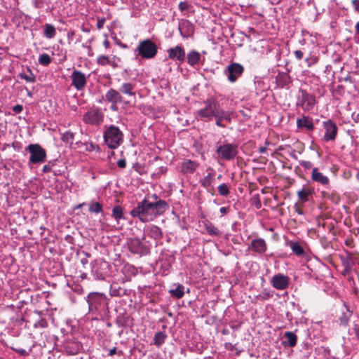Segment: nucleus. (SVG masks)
<instances>
[{
	"instance_id": "23",
	"label": "nucleus",
	"mask_w": 359,
	"mask_h": 359,
	"mask_svg": "<svg viewBox=\"0 0 359 359\" xmlns=\"http://www.w3.org/2000/svg\"><path fill=\"white\" fill-rule=\"evenodd\" d=\"M206 171L208 172V175L203 179L200 180L199 182L203 187L208 189L215 180V171L210 167L208 168Z\"/></svg>"
},
{
	"instance_id": "3",
	"label": "nucleus",
	"mask_w": 359,
	"mask_h": 359,
	"mask_svg": "<svg viewBox=\"0 0 359 359\" xmlns=\"http://www.w3.org/2000/svg\"><path fill=\"white\" fill-rule=\"evenodd\" d=\"M123 137L122 132L113 125L107 127L104 133V142L111 149L117 148L123 142Z\"/></svg>"
},
{
	"instance_id": "11",
	"label": "nucleus",
	"mask_w": 359,
	"mask_h": 359,
	"mask_svg": "<svg viewBox=\"0 0 359 359\" xmlns=\"http://www.w3.org/2000/svg\"><path fill=\"white\" fill-rule=\"evenodd\" d=\"M83 121L88 124L100 125L103 121V114L100 109H92L84 114Z\"/></svg>"
},
{
	"instance_id": "51",
	"label": "nucleus",
	"mask_w": 359,
	"mask_h": 359,
	"mask_svg": "<svg viewBox=\"0 0 359 359\" xmlns=\"http://www.w3.org/2000/svg\"><path fill=\"white\" fill-rule=\"evenodd\" d=\"M11 147L15 150L20 151L22 149V144L20 142L15 141L11 144Z\"/></svg>"
},
{
	"instance_id": "31",
	"label": "nucleus",
	"mask_w": 359,
	"mask_h": 359,
	"mask_svg": "<svg viewBox=\"0 0 359 359\" xmlns=\"http://www.w3.org/2000/svg\"><path fill=\"white\" fill-rule=\"evenodd\" d=\"M173 287H175L169 290L170 294L172 297L181 299L184 294V286L182 284H174Z\"/></svg>"
},
{
	"instance_id": "38",
	"label": "nucleus",
	"mask_w": 359,
	"mask_h": 359,
	"mask_svg": "<svg viewBox=\"0 0 359 359\" xmlns=\"http://www.w3.org/2000/svg\"><path fill=\"white\" fill-rule=\"evenodd\" d=\"M74 135L71 131H66L62 134V140L64 142L72 144L74 140Z\"/></svg>"
},
{
	"instance_id": "53",
	"label": "nucleus",
	"mask_w": 359,
	"mask_h": 359,
	"mask_svg": "<svg viewBox=\"0 0 359 359\" xmlns=\"http://www.w3.org/2000/svg\"><path fill=\"white\" fill-rule=\"evenodd\" d=\"M104 22H105V19L104 18H98L97 22V28L98 29H102L104 26Z\"/></svg>"
},
{
	"instance_id": "37",
	"label": "nucleus",
	"mask_w": 359,
	"mask_h": 359,
	"mask_svg": "<svg viewBox=\"0 0 359 359\" xmlns=\"http://www.w3.org/2000/svg\"><path fill=\"white\" fill-rule=\"evenodd\" d=\"M89 211L94 213H100L102 211V205L98 202L91 203L89 205Z\"/></svg>"
},
{
	"instance_id": "2",
	"label": "nucleus",
	"mask_w": 359,
	"mask_h": 359,
	"mask_svg": "<svg viewBox=\"0 0 359 359\" xmlns=\"http://www.w3.org/2000/svg\"><path fill=\"white\" fill-rule=\"evenodd\" d=\"M89 311L93 312H104L107 309L108 299L100 292H90L87 297Z\"/></svg>"
},
{
	"instance_id": "25",
	"label": "nucleus",
	"mask_w": 359,
	"mask_h": 359,
	"mask_svg": "<svg viewBox=\"0 0 359 359\" xmlns=\"http://www.w3.org/2000/svg\"><path fill=\"white\" fill-rule=\"evenodd\" d=\"M276 81L277 85L280 88H283L288 86L292 82V80L290 76L287 73L280 72L276 77Z\"/></svg>"
},
{
	"instance_id": "7",
	"label": "nucleus",
	"mask_w": 359,
	"mask_h": 359,
	"mask_svg": "<svg viewBox=\"0 0 359 359\" xmlns=\"http://www.w3.org/2000/svg\"><path fill=\"white\" fill-rule=\"evenodd\" d=\"M216 152L220 158L226 161H231L238 154V145L236 144H223L217 147Z\"/></svg>"
},
{
	"instance_id": "21",
	"label": "nucleus",
	"mask_w": 359,
	"mask_h": 359,
	"mask_svg": "<svg viewBox=\"0 0 359 359\" xmlns=\"http://www.w3.org/2000/svg\"><path fill=\"white\" fill-rule=\"evenodd\" d=\"M187 63L191 67H195L199 65L201 61V55L199 52L196 50H190L187 55H186Z\"/></svg>"
},
{
	"instance_id": "63",
	"label": "nucleus",
	"mask_w": 359,
	"mask_h": 359,
	"mask_svg": "<svg viewBox=\"0 0 359 359\" xmlns=\"http://www.w3.org/2000/svg\"><path fill=\"white\" fill-rule=\"evenodd\" d=\"M111 105L110 107V109L112 111H116L118 109V107H117V103L118 102H111Z\"/></svg>"
},
{
	"instance_id": "58",
	"label": "nucleus",
	"mask_w": 359,
	"mask_h": 359,
	"mask_svg": "<svg viewBox=\"0 0 359 359\" xmlns=\"http://www.w3.org/2000/svg\"><path fill=\"white\" fill-rule=\"evenodd\" d=\"M353 267H348V268H346V267H344V270L342 271V274L344 276H348L349 273H351V271Z\"/></svg>"
},
{
	"instance_id": "44",
	"label": "nucleus",
	"mask_w": 359,
	"mask_h": 359,
	"mask_svg": "<svg viewBox=\"0 0 359 359\" xmlns=\"http://www.w3.org/2000/svg\"><path fill=\"white\" fill-rule=\"evenodd\" d=\"M142 245L140 239H134L130 244V250L135 252H137V248Z\"/></svg>"
},
{
	"instance_id": "18",
	"label": "nucleus",
	"mask_w": 359,
	"mask_h": 359,
	"mask_svg": "<svg viewBox=\"0 0 359 359\" xmlns=\"http://www.w3.org/2000/svg\"><path fill=\"white\" fill-rule=\"evenodd\" d=\"M105 100L108 102H123V97L121 95L120 90L110 88L105 94Z\"/></svg>"
},
{
	"instance_id": "30",
	"label": "nucleus",
	"mask_w": 359,
	"mask_h": 359,
	"mask_svg": "<svg viewBox=\"0 0 359 359\" xmlns=\"http://www.w3.org/2000/svg\"><path fill=\"white\" fill-rule=\"evenodd\" d=\"M287 245L297 256L304 257L305 255V251L299 242L291 241L287 243Z\"/></svg>"
},
{
	"instance_id": "17",
	"label": "nucleus",
	"mask_w": 359,
	"mask_h": 359,
	"mask_svg": "<svg viewBox=\"0 0 359 359\" xmlns=\"http://www.w3.org/2000/svg\"><path fill=\"white\" fill-rule=\"evenodd\" d=\"M248 249L256 253L262 255L266 251L267 245L263 238H258L252 241Z\"/></svg>"
},
{
	"instance_id": "34",
	"label": "nucleus",
	"mask_w": 359,
	"mask_h": 359,
	"mask_svg": "<svg viewBox=\"0 0 359 359\" xmlns=\"http://www.w3.org/2000/svg\"><path fill=\"white\" fill-rule=\"evenodd\" d=\"M56 34L55 27L51 24H46L44 25L43 35L48 39L53 38Z\"/></svg>"
},
{
	"instance_id": "41",
	"label": "nucleus",
	"mask_w": 359,
	"mask_h": 359,
	"mask_svg": "<svg viewBox=\"0 0 359 359\" xmlns=\"http://www.w3.org/2000/svg\"><path fill=\"white\" fill-rule=\"evenodd\" d=\"M217 189L219 194L222 196H226L229 194V187L225 183L220 184Z\"/></svg>"
},
{
	"instance_id": "46",
	"label": "nucleus",
	"mask_w": 359,
	"mask_h": 359,
	"mask_svg": "<svg viewBox=\"0 0 359 359\" xmlns=\"http://www.w3.org/2000/svg\"><path fill=\"white\" fill-rule=\"evenodd\" d=\"M183 26H186L188 28V33L187 34H183L181 28H180V32L184 37H188L194 33L193 27L189 21H187L185 23H184Z\"/></svg>"
},
{
	"instance_id": "4",
	"label": "nucleus",
	"mask_w": 359,
	"mask_h": 359,
	"mask_svg": "<svg viewBox=\"0 0 359 359\" xmlns=\"http://www.w3.org/2000/svg\"><path fill=\"white\" fill-rule=\"evenodd\" d=\"M135 51L143 59H152L157 55L158 47L151 39H144L139 43Z\"/></svg>"
},
{
	"instance_id": "52",
	"label": "nucleus",
	"mask_w": 359,
	"mask_h": 359,
	"mask_svg": "<svg viewBox=\"0 0 359 359\" xmlns=\"http://www.w3.org/2000/svg\"><path fill=\"white\" fill-rule=\"evenodd\" d=\"M294 56L297 60H302L304 57V53L300 50H297L294 52Z\"/></svg>"
},
{
	"instance_id": "47",
	"label": "nucleus",
	"mask_w": 359,
	"mask_h": 359,
	"mask_svg": "<svg viewBox=\"0 0 359 359\" xmlns=\"http://www.w3.org/2000/svg\"><path fill=\"white\" fill-rule=\"evenodd\" d=\"M116 324L118 326L123 327L126 325L127 323V318H126L123 316H118L116 320Z\"/></svg>"
},
{
	"instance_id": "59",
	"label": "nucleus",
	"mask_w": 359,
	"mask_h": 359,
	"mask_svg": "<svg viewBox=\"0 0 359 359\" xmlns=\"http://www.w3.org/2000/svg\"><path fill=\"white\" fill-rule=\"evenodd\" d=\"M345 244H346V246H348L349 248H351L354 247L353 239H347V240H346Z\"/></svg>"
},
{
	"instance_id": "50",
	"label": "nucleus",
	"mask_w": 359,
	"mask_h": 359,
	"mask_svg": "<svg viewBox=\"0 0 359 359\" xmlns=\"http://www.w3.org/2000/svg\"><path fill=\"white\" fill-rule=\"evenodd\" d=\"M12 109L15 114H19L23 110V107L22 104H16L13 107Z\"/></svg>"
},
{
	"instance_id": "10",
	"label": "nucleus",
	"mask_w": 359,
	"mask_h": 359,
	"mask_svg": "<svg viewBox=\"0 0 359 359\" xmlns=\"http://www.w3.org/2000/svg\"><path fill=\"white\" fill-rule=\"evenodd\" d=\"M244 72V67L239 63L233 62L230 64L225 70V74L228 80L234 83L236 80L241 76Z\"/></svg>"
},
{
	"instance_id": "32",
	"label": "nucleus",
	"mask_w": 359,
	"mask_h": 359,
	"mask_svg": "<svg viewBox=\"0 0 359 359\" xmlns=\"http://www.w3.org/2000/svg\"><path fill=\"white\" fill-rule=\"evenodd\" d=\"M204 226L210 236H219L221 235L220 231L212 223L209 221L204 222Z\"/></svg>"
},
{
	"instance_id": "26",
	"label": "nucleus",
	"mask_w": 359,
	"mask_h": 359,
	"mask_svg": "<svg viewBox=\"0 0 359 359\" xmlns=\"http://www.w3.org/2000/svg\"><path fill=\"white\" fill-rule=\"evenodd\" d=\"M297 126L299 128H305L309 130H313L314 128L312 118L306 116H303L301 118H297Z\"/></svg>"
},
{
	"instance_id": "20",
	"label": "nucleus",
	"mask_w": 359,
	"mask_h": 359,
	"mask_svg": "<svg viewBox=\"0 0 359 359\" xmlns=\"http://www.w3.org/2000/svg\"><path fill=\"white\" fill-rule=\"evenodd\" d=\"M198 167V163L190 159H185L182 163L181 171L184 175L194 173Z\"/></svg>"
},
{
	"instance_id": "56",
	"label": "nucleus",
	"mask_w": 359,
	"mask_h": 359,
	"mask_svg": "<svg viewBox=\"0 0 359 359\" xmlns=\"http://www.w3.org/2000/svg\"><path fill=\"white\" fill-rule=\"evenodd\" d=\"M351 3L353 6L354 10L359 13V0H352Z\"/></svg>"
},
{
	"instance_id": "1",
	"label": "nucleus",
	"mask_w": 359,
	"mask_h": 359,
	"mask_svg": "<svg viewBox=\"0 0 359 359\" xmlns=\"http://www.w3.org/2000/svg\"><path fill=\"white\" fill-rule=\"evenodd\" d=\"M168 208V205L163 200L158 199L151 202L144 198L132 210L130 214L133 217H138L142 222H148L153 221L158 215H162Z\"/></svg>"
},
{
	"instance_id": "39",
	"label": "nucleus",
	"mask_w": 359,
	"mask_h": 359,
	"mask_svg": "<svg viewBox=\"0 0 359 359\" xmlns=\"http://www.w3.org/2000/svg\"><path fill=\"white\" fill-rule=\"evenodd\" d=\"M39 62L42 65L47 66L51 62V57L46 53L41 54L39 57Z\"/></svg>"
},
{
	"instance_id": "22",
	"label": "nucleus",
	"mask_w": 359,
	"mask_h": 359,
	"mask_svg": "<svg viewBox=\"0 0 359 359\" xmlns=\"http://www.w3.org/2000/svg\"><path fill=\"white\" fill-rule=\"evenodd\" d=\"M311 180L322 185H327L330 183V180L327 176H325L322 172H319L317 168L312 170Z\"/></svg>"
},
{
	"instance_id": "8",
	"label": "nucleus",
	"mask_w": 359,
	"mask_h": 359,
	"mask_svg": "<svg viewBox=\"0 0 359 359\" xmlns=\"http://www.w3.org/2000/svg\"><path fill=\"white\" fill-rule=\"evenodd\" d=\"M168 58L175 62L177 64H182L186 59L184 48L180 45L169 48L167 50Z\"/></svg>"
},
{
	"instance_id": "57",
	"label": "nucleus",
	"mask_w": 359,
	"mask_h": 359,
	"mask_svg": "<svg viewBox=\"0 0 359 359\" xmlns=\"http://www.w3.org/2000/svg\"><path fill=\"white\" fill-rule=\"evenodd\" d=\"M260 296H262L263 299H267L270 298L271 297H272V294H270V292H269L263 291L262 294H260Z\"/></svg>"
},
{
	"instance_id": "19",
	"label": "nucleus",
	"mask_w": 359,
	"mask_h": 359,
	"mask_svg": "<svg viewBox=\"0 0 359 359\" xmlns=\"http://www.w3.org/2000/svg\"><path fill=\"white\" fill-rule=\"evenodd\" d=\"M314 194V189L309 185H304L303 188L297 191V196L302 203L309 201L310 196Z\"/></svg>"
},
{
	"instance_id": "27",
	"label": "nucleus",
	"mask_w": 359,
	"mask_h": 359,
	"mask_svg": "<svg viewBox=\"0 0 359 359\" xmlns=\"http://www.w3.org/2000/svg\"><path fill=\"white\" fill-rule=\"evenodd\" d=\"M146 232L148 236L155 240H159L163 237V233L161 228L155 225L147 226Z\"/></svg>"
},
{
	"instance_id": "33",
	"label": "nucleus",
	"mask_w": 359,
	"mask_h": 359,
	"mask_svg": "<svg viewBox=\"0 0 359 359\" xmlns=\"http://www.w3.org/2000/svg\"><path fill=\"white\" fill-rule=\"evenodd\" d=\"M167 337V334L163 332H156L154 337V344L157 347H160L165 342Z\"/></svg>"
},
{
	"instance_id": "13",
	"label": "nucleus",
	"mask_w": 359,
	"mask_h": 359,
	"mask_svg": "<svg viewBox=\"0 0 359 359\" xmlns=\"http://www.w3.org/2000/svg\"><path fill=\"white\" fill-rule=\"evenodd\" d=\"M109 267L108 262L102 259H95L92 264V272L99 280H103Z\"/></svg>"
},
{
	"instance_id": "62",
	"label": "nucleus",
	"mask_w": 359,
	"mask_h": 359,
	"mask_svg": "<svg viewBox=\"0 0 359 359\" xmlns=\"http://www.w3.org/2000/svg\"><path fill=\"white\" fill-rule=\"evenodd\" d=\"M116 353H117V348H116V347H114L113 348L109 350L108 355L109 356H112V355H115Z\"/></svg>"
},
{
	"instance_id": "64",
	"label": "nucleus",
	"mask_w": 359,
	"mask_h": 359,
	"mask_svg": "<svg viewBox=\"0 0 359 359\" xmlns=\"http://www.w3.org/2000/svg\"><path fill=\"white\" fill-rule=\"evenodd\" d=\"M228 210H229V208H226V207H222L219 210L220 212L222 214V215H224L226 214L227 212H228Z\"/></svg>"
},
{
	"instance_id": "40",
	"label": "nucleus",
	"mask_w": 359,
	"mask_h": 359,
	"mask_svg": "<svg viewBox=\"0 0 359 359\" xmlns=\"http://www.w3.org/2000/svg\"><path fill=\"white\" fill-rule=\"evenodd\" d=\"M126 294V290L121 287L116 288L114 286L111 287V294L115 297H121Z\"/></svg>"
},
{
	"instance_id": "12",
	"label": "nucleus",
	"mask_w": 359,
	"mask_h": 359,
	"mask_svg": "<svg viewBox=\"0 0 359 359\" xmlns=\"http://www.w3.org/2000/svg\"><path fill=\"white\" fill-rule=\"evenodd\" d=\"M300 95L298 97L297 106H300L304 109H309L312 108L315 103L316 99L313 95L307 93L306 90L299 89Z\"/></svg>"
},
{
	"instance_id": "60",
	"label": "nucleus",
	"mask_w": 359,
	"mask_h": 359,
	"mask_svg": "<svg viewBox=\"0 0 359 359\" xmlns=\"http://www.w3.org/2000/svg\"><path fill=\"white\" fill-rule=\"evenodd\" d=\"M52 170L51 165L50 164L45 165L43 168V172H49Z\"/></svg>"
},
{
	"instance_id": "24",
	"label": "nucleus",
	"mask_w": 359,
	"mask_h": 359,
	"mask_svg": "<svg viewBox=\"0 0 359 359\" xmlns=\"http://www.w3.org/2000/svg\"><path fill=\"white\" fill-rule=\"evenodd\" d=\"M340 259L341 260L343 267H353L355 264L354 255L351 252L345 250L344 251V254L340 255Z\"/></svg>"
},
{
	"instance_id": "5",
	"label": "nucleus",
	"mask_w": 359,
	"mask_h": 359,
	"mask_svg": "<svg viewBox=\"0 0 359 359\" xmlns=\"http://www.w3.org/2000/svg\"><path fill=\"white\" fill-rule=\"evenodd\" d=\"M205 107L197 111V116L201 120L211 121L219 107V102L215 98L208 99Z\"/></svg>"
},
{
	"instance_id": "45",
	"label": "nucleus",
	"mask_w": 359,
	"mask_h": 359,
	"mask_svg": "<svg viewBox=\"0 0 359 359\" xmlns=\"http://www.w3.org/2000/svg\"><path fill=\"white\" fill-rule=\"evenodd\" d=\"M30 74L29 75L25 74H20V78L25 79L27 82L29 83H34L35 82V76L32 74V72L29 70Z\"/></svg>"
},
{
	"instance_id": "36",
	"label": "nucleus",
	"mask_w": 359,
	"mask_h": 359,
	"mask_svg": "<svg viewBox=\"0 0 359 359\" xmlns=\"http://www.w3.org/2000/svg\"><path fill=\"white\" fill-rule=\"evenodd\" d=\"M112 216L118 221L123 217V208L120 205H116L112 210Z\"/></svg>"
},
{
	"instance_id": "28",
	"label": "nucleus",
	"mask_w": 359,
	"mask_h": 359,
	"mask_svg": "<svg viewBox=\"0 0 359 359\" xmlns=\"http://www.w3.org/2000/svg\"><path fill=\"white\" fill-rule=\"evenodd\" d=\"M284 338L285 340L283 341V344L285 346L294 347L296 346L297 342V337L294 332H285Z\"/></svg>"
},
{
	"instance_id": "15",
	"label": "nucleus",
	"mask_w": 359,
	"mask_h": 359,
	"mask_svg": "<svg viewBox=\"0 0 359 359\" xmlns=\"http://www.w3.org/2000/svg\"><path fill=\"white\" fill-rule=\"evenodd\" d=\"M215 118V123L217 126L221 128H226V125L224 124V121L227 123H230L231 121V112L228 111H224L220 108V106L217 110L215 115L214 116Z\"/></svg>"
},
{
	"instance_id": "16",
	"label": "nucleus",
	"mask_w": 359,
	"mask_h": 359,
	"mask_svg": "<svg viewBox=\"0 0 359 359\" xmlns=\"http://www.w3.org/2000/svg\"><path fill=\"white\" fill-rule=\"evenodd\" d=\"M290 279L287 276L278 273L273 276L271 284L277 290H283L288 287Z\"/></svg>"
},
{
	"instance_id": "43",
	"label": "nucleus",
	"mask_w": 359,
	"mask_h": 359,
	"mask_svg": "<svg viewBox=\"0 0 359 359\" xmlns=\"http://www.w3.org/2000/svg\"><path fill=\"white\" fill-rule=\"evenodd\" d=\"M97 62L98 65L102 66H105L108 64H111V61L108 56L106 55H100L97 59Z\"/></svg>"
},
{
	"instance_id": "61",
	"label": "nucleus",
	"mask_w": 359,
	"mask_h": 359,
	"mask_svg": "<svg viewBox=\"0 0 359 359\" xmlns=\"http://www.w3.org/2000/svg\"><path fill=\"white\" fill-rule=\"evenodd\" d=\"M81 344L76 342H71L69 343L67 346V347H81Z\"/></svg>"
},
{
	"instance_id": "14",
	"label": "nucleus",
	"mask_w": 359,
	"mask_h": 359,
	"mask_svg": "<svg viewBox=\"0 0 359 359\" xmlns=\"http://www.w3.org/2000/svg\"><path fill=\"white\" fill-rule=\"evenodd\" d=\"M72 85L77 90L84 89L87 83V76L81 71L74 69L71 74Z\"/></svg>"
},
{
	"instance_id": "6",
	"label": "nucleus",
	"mask_w": 359,
	"mask_h": 359,
	"mask_svg": "<svg viewBox=\"0 0 359 359\" xmlns=\"http://www.w3.org/2000/svg\"><path fill=\"white\" fill-rule=\"evenodd\" d=\"M30 153L29 164L43 163L46 161V150L39 144H31L27 147Z\"/></svg>"
},
{
	"instance_id": "54",
	"label": "nucleus",
	"mask_w": 359,
	"mask_h": 359,
	"mask_svg": "<svg viewBox=\"0 0 359 359\" xmlns=\"http://www.w3.org/2000/svg\"><path fill=\"white\" fill-rule=\"evenodd\" d=\"M117 165L121 168H126V161L125 159L122 158V159H119L118 161H117Z\"/></svg>"
},
{
	"instance_id": "42",
	"label": "nucleus",
	"mask_w": 359,
	"mask_h": 359,
	"mask_svg": "<svg viewBox=\"0 0 359 359\" xmlns=\"http://www.w3.org/2000/svg\"><path fill=\"white\" fill-rule=\"evenodd\" d=\"M350 315L349 311H348V313H343L341 314L339 318L341 325L346 326L348 325Z\"/></svg>"
},
{
	"instance_id": "35",
	"label": "nucleus",
	"mask_w": 359,
	"mask_h": 359,
	"mask_svg": "<svg viewBox=\"0 0 359 359\" xmlns=\"http://www.w3.org/2000/svg\"><path fill=\"white\" fill-rule=\"evenodd\" d=\"M322 195L323 196L324 198L330 200L332 202L336 204H337L340 201L339 196L335 192L329 193L323 191Z\"/></svg>"
},
{
	"instance_id": "29",
	"label": "nucleus",
	"mask_w": 359,
	"mask_h": 359,
	"mask_svg": "<svg viewBox=\"0 0 359 359\" xmlns=\"http://www.w3.org/2000/svg\"><path fill=\"white\" fill-rule=\"evenodd\" d=\"M135 84L131 83H124L121 85L119 90L121 93L128 95L130 97L135 99Z\"/></svg>"
},
{
	"instance_id": "49",
	"label": "nucleus",
	"mask_w": 359,
	"mask_h": 359,
	"mask_svg": "<svg viewBox=\"0 0 359 359\" xmlns=\"http://www.w3.org/2000/svg\"><path fill=\"white\" fill-rule=\"evenodd\" d=\"M189 7V4L187 1L180 2L179 4V9L182 12H184V11L188 10Z\"/></svg>"
},
{
	"instance_id": "55",
	"label": "nucleus",
	"mask_w": 359,
	"mask_h": 359,
	"mask_svg": "<svg viewBox=\"0 0 359 359\" xmlns=\"http://www.w3.org/2000/svg\"><path fill=\"white\" fill-rule=\"evenodd\" d=\"M353 330H354V334L355 335L357 340L359 341V325L355 324Z\"/></svg>"
},
{
	"instance_id": "9",
	"label": "nucleus",
	"mask_w": 359,
	"mask_h": 359,
	"mask_svg": "<svg viewBox=\"0 0 359 359\" xmlns=\"http://www.w3.org/2000/svg\"><path fill=\"white\" fill-rule=\"evenodd\" d=\"M323 126L325 130L323 140L325 142L334 141L338 133V127L336 123L328 119L323 122Z\"/></svg>"
},
{
	"instance_id": "48",
	"label": "nucleus",
	"mask_w": 359,
	"mask_h": 359,
	"mask_svg": "<svg viewBox=\"0 0 359 359\" xmlns=\"http://www.w3.org/2000/svg\"><path fill=\"white\" fill-rule=\"evenodd\" d=\"M299 164L301 166H302L305 169H310L313 166L312 163L310 161H300Z\"/></svg>"
}]
</instances>
